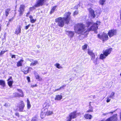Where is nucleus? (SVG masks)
I'll use <instances>...</instances> for the list:
<instances>
[{
    "label": "nucleus",
    "mask_w": 121,
    "mask_h": 121,
    "mask_svg": "<svg viewBox=\"0 0 121 121\" xmlns=\"http://www.w3.org/2000/svg\"><path fill=\"white\" fill-rule=\"evenodd\" d=\"M26 79L27 80L28 82H30V78L28 76H27Z\"/></svg>",
    "instance_id": "obj_45"
},
{
    "label": "nucleus",
    "mask_w": 121,
    "mask_h": 121,
    "mask_svg": "<svg viewBox=\"0 0 121 121\" xmlns=\"http://www.w3.org/2000/svg\"><path fill=\"white\" fill-rule=\"evenodd\" d=\"M37 86V85L36 84L35 85H32L31 86V87L33 88L35 87H36Z\"/></svg>",
    "instance_id": "obj_48"
},
{
    "label": "nucleus",
    "mask_w": 121,
    "mask_h": 121,
    "mask_svg": "<svg viewBox=\"0 0 121 121\" xmlns=\"http://www.w3.org/2000/svg\"><path fill=\"white\" fill-rule=\"evenodd\" d=\"M117 121V115L116 113L108 118L105 121Z\"/></svg>",
    "instance_id": "obj_6"
},
{
    "label": "nucleus",
    "mask_w": 121,
    "mask_h": 121,
    "mask_svg": "<svg viewBox=\"0 0 121 121\" xmlns=\"http://www.w3.org/2000/svg\"><path fill=\"white\" fill-rule=\"evenodd\" d=\"M10 10V8H7L6 9L5 11V16L6 17H7L9 14V12Z\"/></svg>",
    "instance_id": "obj_27"
},
{
    "label": "nucleus",
    "mask_w": 121,
    "mask_h": 121,
    "mask_svg": "<svg viewBox=\"0 0 121 121\" xmlns=\"http://www.w3.org/2000/svg\"><path fill=\"white\" fill-rule=\"evenodd\" d=\"M25 107V105L23 101L22 100L21 101L17 106V107L19 108V111L20 112H23Z\"/></svg>",
    "instance_id": "obj_9"
},
{
    "label": "nucleus",
    "mask_w": 121,
    "mask_h": 121,
    "mask_svg": "<svg viewBox=\"0 0 121 121\" xmlns=\"http://www.w3.org/2000/svg\"><path fill=\"white\" fill-rule=\"evenodd\" d=\"M117 30L116 29H112L108 31V35L110 38L117 35Z\"/></svg>",
    "instance_id": "obj_8"
},
{
    "label": "nucleus",
    "mask_w": 121,
    "mask_h": 121,
    "mask_svg": "<svg viewBox=\"0 0 121 121\" xmlns=\"http://www.w3.org/2000/svg\"><path fill=\"white\" fill-rule=\"evenodd\" d=\"M115 112V111H113V112H110L109 113H112H112H113V112Z\"/></svg>",
    "instance_id": "obj_57"
},
{
    "label": "nucleus",
    "mask_w": 121,
    "mask_h": 121,
    "mask_svg": "<svg viewBox=\"0 0 121 121\" xmlns=\"http://www.w3.org/2000/svg\"><path fill=\"white\" fill-rule=\"evenodd\" d=\"M55 66L57 68L59 69H62V67L60 66V64L59 63H56L55 64Z\"/></svg>",
    "instance_id": "obj_32"
},
{
    "label": "nucleus",
    "mask_w": 121,
    "mask_h": 121,
    "mask_svg": "<svg viewBox=\"0 0 121 121\" xmlns=\"http://www.w3.org/2000/svg\"><path fill=\"white\" fill-rule=\"evenodd\" d=\"M78 114H80V113H78Z\"/></svg>",
    "instance_id": "obj_60"
},
{
    "label": "nucleus",
    "mask_w": 121,
    "mask_h": 121,
    "mask_svg": "<svg viewBox=\"0 0 121 121\" xmlns=\"http://www.w3.org/2000/svg\"><path fill=\"white\" fill-rule=\"evenodd\" d=\"M30 24H28L25 27V29L26 30H27L29 27L30 26Z\"/></svg>",
    "instance_id": "obj_44"
},
{
    "label": "nucleus",
    "mask_w": 121,
    "mask_h": 121,
    "mask_svg": "<svg viewBox=\"0 0 121 121\" xmlns=\"http://www.w3.org/2000/svg\"><path fill=\"white\" fill-rule=\"evenodd\" d=\"M29 17L30 19V22L32 23H35L36 21V19L35 18L33 19V16L31 15L29 16Z\"/></svg>",
    "instance_id": "obj_23"
},
{
    "label": "nucleus",
    "mask_w": 121,
    "mask_h": 121,
    "mask_svg": "<svg viewBox=\"0 0 121 121\" xmlns=\"http://www.w3.org/2000/svg\"><path fill=\"white\" fill-rule=\"evenodd\" d=\"M88 10L91 15V17L93 18H95V12L94 10L91 8H89L88 9Z\"/></svg>",
    "instance_id": "obj_11"
},
{
    "label": "nucleus",
    "mask_w": 121,
    "mask_h": 121,
    "mask_svg": "<svg viewBox=\"0 0 121 121\" xmlns=\"http://www.w3.org/2000/svg\"><path fill=\"white\" fill-rule=\"evenodd\" d=\"M31 26H32L33 27V26H34V25H33V24L32 25H31Z\"/></svg>",
    "instance_id": "obj_58"
},
{
    "label": "nucleus",
    "mask_w": 121,
    "mask_h": 121,
    "mask_svg": "<svg viewBox=\"0 0 121 121\" xmlns=\"http://www.w3.org/2000/svg\"><path fill=\"white\" fill-rule=\"evenodd\" d=\"M66 118L67 120L66 121H71L72 119L69 116L67 117Z\"/></svg>",
    "instance_id": "obj_42"
},
{
    "label": "nucleus",
    "mask_w": 121,
    "mask_h": 121,
    "mask_svg": "<svg viewBox=\"0 0 121 121\" xmlns=\"http://www.w3.org/2000/svg\"><path fill=\"white\" fill-rule=\"evenodd\" d=\"M0 85L4 87L5 86V83L4 81L0 79Z\"/></svg>",
    "instance_id": "obj_24"
},
{
    "label": "nucleus",
    "mask_w": 121,
    "mask_h": 121,
    "mask_svg": "<svg viewBox=\"0 0 121 121\" xmlns=\"http://www.w3.org/2000/svg\"><path fill=\"white\" fill-rule=\"evenodd\" d=\"M14 18L13 17H12L11 19H9V22H11L12 21Z\"/></svg>",
    "instance_id": "obj_51"
},
{
    "label": "nucleus",
    "mask_w": 121,
    "mask_h": 121,
    "mask_svg": "<svg viewBox=\"0 0 121 121\" xmlns=\"http://www.w3.org/2000/svg\"><path fill=\"white\" fill-rule=\"evenodd\" d=\"M33 28L31 29H32V30H33Z\"/></svg>",
    "instance_id": "obj_59"
},
{
    "label": "nucleus",
    "mask_w": 121,
    "mask_h": 121,
    "mask_svg": "<svg viewBox=\"0 0 121 121\" xmlns=\"http://www.w3.org/2000/svg\"><path fill=\"white\" fill-rule=\"evenodd\" d=\"M86 26L85 24L82 23H78L76 24L74 27L75 32L78 34L84 35L86 36L88 34L89 32L90 31H95L98 28V26L93 23L92 25L86 30L85 28Z\"/></svg>",
    "instance_id": "obj_1"
},
{
    "label": "nucleus",
    "mask_w": 121,
    "mask_h": 121,
    "mask_svg": "<svg viewBox=\"0 0 121 121\" xmlns=\"http://www.w3.org/2000/svg\"><path fill=\"white\" fill-rule=\"evenodd\" d=\"M2 29V25L0 23V32L1 31Z\"/></svg>",
    "instance_id": "obj_54"
},
{
    "label": "nucleus",
    "mask_w": 121,
    "mask_h": 121,
    "mask_svg": "<svg viewBox=\"0 0 121 121\" xmlns=\"http://www.w3.org/2000/svg\"><path fill=\"white\" fill-rule=\"evenodd\" d=\"M66 85L65 84L63 85H62L61 86H60V88L61 90L62 89H64V87H65L66 86Z\"/></svg>",
    "instance_id": "obj_43"
},
{
    "label": "nucleus",
    "mask_w": 121,
    "mask_h": 121,
    "mask_svg": "<svg viewBox=\"0 0 121 121\" xmlns=\"http://www.w3.org/2000/svg\"><path fill=\"white\" fill-rule=\"evenodd\" d=\"M7 81H8L7 84L10 87H11L13 82L12 77V76L9 77Z\"/></svg>",
    "instance_id": "obj_12"
},
{
    "label": "nucleus",
    "mask_w": 121,
    "mask_h": 121,
    "mask_svg": "<svg viewBox=\"0 0 121 121\" xmlns=\"http://www.w3.org/2000/svg\"><path fill=\"white\" fill-rule=\"evenodd\" d=\"M84 117L86 119L90 120L91 119L92 116L91 114L86 113L84 115Z\"/></svg>",
    "instance_id": "obj_18"
},
{
    "label": "nucleus",
    "mask_w": 121,
    "mask_h": 121,
    "mask_svg": "<svg viewBox=\"0 0 121 121\" xmlns=\"http://www.w3.org/2000/svg\"><path fill=\"white\" fill-rule=\"evenodd\" d=\"M25 6L24 4H22L20 5L18 11L19 13V16H21L23 14L25 11Z\"/></svg>",
    "instance_id": "obj_7"
},
{
    "label": "nucleus",
    "mask_w": 121,
    "mask_h": 121,
    "mask_svg": "<svg viewBox=\"0 0 121 121\" xmlns=\"http://www.w3.org/2000/svg\"><path fill=\"white\" fill-rule=\"evenodd\" d=\"M48 110H45L46 113V116H49L51 115L53 113V112L50 111H47Z\"/></svg>",
    "instance_id": "obj_26"
},
{
    "label": "nucleus",
    "mask_w": 121,
    "mask_h": 121,
    "mask_svg": "<svg viewBox=\"0 0 121 121\" xmlns=\"http://www.w3.org/2000/svg\"><path fill=\"white\" fill-rule=\"evenodd\" d=\"M62 98V96L60 95H56L55 98V100H60Z\"/></svg>",
    "instance_id": "obj_19"
},
{
    "label": "nucleus",
    "mask_w": 121,
    "mask_h": 121,
    "mask_svg": "<svg viewBox=\"0 0 121 121\" xmlns=\"http://www.w3.org/2000/svg\"><path fill=\"white\" fill-rule=\"evenodd\" d=\"M90 108V109L86 111V112L88 113L90 112H93V109L91 107Z\"/></svg>",
    "instance_id": "obj_37"
},
{
    "label": "nucleus",
    "mask_w": 121,
    "mask_h": 121,
    "mask_svg": "<svg viewBox=\"0 0 121 121\" xmlns=\"http://www.w3.org/2000/svg\"><path fill=\"white\" fill-rule=\"evenodd\" d=\"M74 8H75V9H78V7L77 6H74Z\"/></svg>",
    "instance_id": "obj_56"
},
{
    "label": "nucleus",
    "mask_w": 121,
    "mask_h": 121,
    "mask_svg": "<svg viewBox=\"0 0 121 121\" xmlns=\"http://www.w3.org/2000/svg\"><path fill=\"white\" fill-rule=\"evenodd\" d=\"M67 32L68 33V35L70 37H72L74 34V33L73 31H68Z\"/></svg>",
    "instance_id": "obj_25"
},
{
    "label": "nucleus",
    "mask_w": 121,
    "mask_h": 121,
    "mask_svg": "<svg viewBox=\"0 0 121 121\" xmlns=\"http://www.w3.org/2000/svg\"><path fill=\"white\" fill-rule=\"evenodd\" d=\"M30 14V12H28V13H26V16L27 17H28V15Z\"/></svg>",
    "instance_id": "obj_53"
},
{
    "label": "nucleus",
    "mask_w": 121,
    "mask_h": 121,
    "mask_svg": "<svg viewBox=\"0 0 121 121\" xmlns=\"http://www.w3.org/2000/svg\"><path fill=\"white\" fill-rule=\"evenodd\" d=\"M17 93L15 92L13 94V97L14 98L18 97V96L17 95Z\"/></svg>",
    "instance_id": "obj_38"
},
{
    "label": "nucleus",
    "mask_w": 121,
    "mask_h": 121,
    "mask_svg": "<svg viewBox=\"0 0 121 121\" xmlns=\"http://www.w3.org/2000/svg\"><path fill=\"white\" fill-rule=\"evenodd\" d=\"M15 115L17 117H19L20 116L19 113L18 112H16L15 114Z\"/></svg>",
    "instance_id": "obj_46"
},
{
    "label": "nucleus",
    "mask_w": 121,
    "mask_h": 121,
    "mask_svg": "<svg viewBox=\"0 0 121 121\" xmlns=\"http://www.w3.org/2000/svg\"><path fill=\"white\" fill-rule=\"evenodd\" d=\"M6 51H1L0 52V56H2V55L4 54L6 52Z\"/></svg>",
    "instance_id": "obj_39"
},
{
    "label": "nucleus",
    "mask_w": 121,
    "mask_h": 121,
    "mask_svg": "<svg viewBox=\"0 0 121 121\" xmlns=\"http://www.w3.org/2000/svg\"><path fill=\"white\" fill-rule=\"evenodd\" d=\"M38 63L37 61L35 60L33 62H32L30 64L31 66H35Z\"/></svg>",
    "instance_id": "obj_29"
},
{
    "label": "nucleus",
    "mask_w": 121,
    "mask_h": 121,
    "mask_svg": "<svg viewBox=\"0 0 121 121\" xmlns=\"http://www.w3.org/2000/svg\"><path fill=\"white\" fill-rule=\"evenodd\" d=\"M61 90V89L60 87H59V88L56 89H55V90L54 91V92H55L58 91H60Z\"/></svg>",
    "instance_id": "obj_47"
},
{
    "label": "nucleus",
    "mask_w": 121,
    "mask_h": 121,
    "mask_svg": "<svg viewBox=\"0 0 121 121\" xmlns=\"http://www.w3.org/2000/svg\"><path fill=\"white\" fill-rule=\"evenodd\" d=\"M115 93L113 92H112L111 95L109 96V97L110 98H112L114 96Z\"/></svg>",
    "instance_id": "obj_40"
},
{
    "label": "nucleus",
    "mask_w": 121,
    "mask_h": 121,
    "mask_svg": "<svg viewBox=\"0 0 121 121\" xmlns=\"http://www.w3.org/2000/svg\"><path fill=\"white\" fill-rule=\"evenodd\" d=\"M45 110H48V108H43L40 114V117L42 119L44 118L46 116V113Z\"/></svg>",
    "instance_id": "obj_10"
},
{
    "label": "nucleus",
    "mask_w": 121,
    "mask_h": 121,
    "mask_svg": "<svg viewBox=\"0 0 121 121\" xmlns=\"http://www.w3.org/2000/svg\"><path fill=\"white\" fill-rule=\"evenodd\" d=\"M120 119L121 120V112H120Z\"/></svg>",
    "instance_id": "obj_55"
},
{
    "label": "nucleus",
    "mask_w": 121,
    "mask_h": 121,
    "mask_svg": "<svg viewBox=\"0 0 121 121\" xmlns=\"http://www.w3.org/2000/svg\"><path fill=\"white\" fill-rule=\"evenodd\" d=\"M94 24L96 26H99L100 25V22L99 21H97L95 23H94Z\"/></svg>",
    "instance_id": "obj_36"
},
{
    "label": "nucleus",
    "mask_w": 121,
    "mask_h": 121,
    "mask_svg": "<svg viewBox=\"0 0 121 121\" xmlns=\"http://www.w3.org/2000/svg\"><path fill=\"white\" fill-rule=\"evenodd\" d=\"M77 111H73L71 112L69 115L72 119H74L76 118L77 117Z\"/></svg>",
    "instance_id": "obj_13"
},
{
    "label": "nucleus",
    "mask_w": 121,
    "mask_h": 121,
    "mask_svg": "<svg viewBox=\"0 0 121 121\" xmlns=\"http://www.w3.org/2000/svg\"><path fill=\"white\" fill-rule=\"evenodd\" d=\"M27 107L28 109H29L31 107V105L30 104V102L28 99H27Z\"/></svg>",
    "instance_id": "obj_28"
},
{
    "label": "nucleus",
    "mask_w": 121,
    "mask_h": 121,
    "mask_svg": "<svg viewBox=\"0 0 121 121\" xmlns=\"http://www.w3.org/2000/svg\"><path fill=\"white\" fill-rule=\"evenodd\" d=\"M36 78L37 79H39V80L41 81L42 80V79L41 78H40L39 75H37L35 76Z\"/></svg>",
    "instance_id": "obj_33"
},
{
    "label": "nucleus",
    "mask_w": 121,
    "mask_h": 121,
    "mask_svg": "<svg viewBox=\"0 0 121 121\" xmlns=\"http://www.w3.org/2000/svg\"><path fill=\"white\" fill-rule=\"evenodd\" d=\"M97 37L101 40L103 42L108 40V35L106 33H103L101 35L98 34L97 35Z\"/></svg>",
    "instance_id": "obj_5"
},
{
    "label": "nucleus",
    "mask_w": 121,
    "mask_h": 121,
    "mask_svg": "<svg viewBox=\"0 0 121 121\" xmlns=\"http://www.w3.org/2000/svg\"><path fill=\"white\" fill-rule=\"evenodd\" d=\"M93 24L92 22H88L86 23V25L87 26V27H88L90 26L91 25H92Z\"/></svg>",
    "instance_id": "obj_31"
},
{
    "label": "nucleus",
    "mask_w": 121,
    "mask_h": 121,
    "mask_svg": "<svg viewBox=\"0 0 121 121\" xmlns=\"http://www.w3.org/2000/svg\"><path fill=\"white\" fill-rule=\"evenodd\" d=\"M15 56H16L15 55H12L11 56V58H16Z\"/></svg>",
    "instance_id": "obj_50"
},
{
    "label": "nucleus",
    "mask_w": 121,
    "mask_h": 121,
    "mask_svg": "<svg viewBox=\"0 0 121 121\" xmlns=\"http://www.w3.org/2000/svg\"><path fill=\"white\" fill-rule=\"evenodd\" d=\"M21 27L20 25L17 26L15 29V34L16 35H18L21 33Z\"/></svg>",
    "instance_id": "obj_14"
},
{
    "label": "nucleus",
    "mask_w": 121,
    "mask_h": 121,
    "mask_svg": "<svg viewBox=\"0 0 121 121\" xmlns=\"http://www.w3.org/2000/svg\"><path fill=\"white\" fill-rule=\"evenodd\" d=\"M112 50V48H110L103 50V53H101L100 55L99 59L103 60L106 57L110 54Z\"/></svg>",
    "instance_id": "obj_3"
},
{
    "label": "nucleus",
    "mask_w": 121,
    "mask_h": 121,
    "mask_svg": "<svg viewBox=\"0 0 121 121\" xmlns=\"http://www.w3.org/2000/svg\"><path fill=\"white\" fill-rule=\"evenodd\" d=\"M50 101H48L47 100L44 103L43 106L45 107H48L50 105Z\"/></svg>",
    "instance_id": "obj_22"
},
{
    "label": "nucleus",
    "mask_w": 121,
    "mask_h": 121,
    "mask_svg": "<svg viewBox=\"0 0 121 121\" xmlns=\"http://www.w3.org/2000/svg\"><path fill=\"white\" fill-rule=\"evenodd\" d=\"M57 6L56 5L53 6L51 8V10L50 12V14H52L53 13L56 9V8L57 7Z\"/></svg>",
    "instance_id": "obj_21"
},
{
    "label": "nucleus",
    "mask_w": 121,
    "mask_h": 121,
    "mask_svg": "<svg viewBox=\"0 0 121 121\" xmlns=\"http://www.w3.org/2000/svg\"><path fill=\"white\" fill-rule=\"evenodd\" d=\"M17 90L20 92L19 93H17L18 97H23L24 96V95L21 89H17Z\"/></svg>",
    "instance_id": "obj_17"
},
{
    "label": "nucleus",
    "mask_w": 121,
    "mask_h": 121,
    "mask_svg": "<svg viewBox=\"0 0 121 121\" xmlns=\"http://www.w3.org/2000/svg\"><path fill=\"white\" fill-rule=\"evenodd\" d=\"M8 104L7 103H5L4 105V106L6 107H7L8 106Z\"/></svg>",
    "instance_id": "obj_52"
},
{
    "label": "nucleus",
    "mask_w": 121,
    "mask_h": 121,
    "mask_svg": "<svg viewBox=\"0 0 121 121\" xmlns=\"http://www.w3.org/2000/svg\"><path fill=\"white\" fill-rule=\"evenodd\" d=\"M106 0H99V4L100 5H103L105 3Z\"/></svg>",
    "instance_id": "obj_30"
},
{
    "label": "nucleus",
    "mask_w": 121,
    "mask_h": 121,
    "mask_svg": "<svg viewBox=\"0 0 121 121\" xmlns=\"http://www.w3.org/2000/svg\"><path fill=\"white\" fill-rule=\"evenodd\" d=\"M31 69V68L30 67H28L27 66L24 67L22 71L25 74H26L29 73L30 69Z\"/></svg>",
    "instance_id": "obj_16"
},
{
    "label": "nucleus",
    "mask_w": 121,
    "mask_h": 121,
    "mask_svg": "<svg viewBox=\"0 0 121 121\" xmlns=\"http://www.w3.org/2000/svg\"><path fill=\"white\" fill-rule=\"evenodd\" d=\"M24 61L22 59H20L17 63V67L21 66L22 65V63Z\"/></svg>",
    "instance_id": "obj_20"
},
{
    "label": "nucleus",
    "mask_w": 121,
    "mask_h": 121,
    "mask_svg": "<svg viewBox=\"0 0 121 121\" xmlns=\"http://www.w3.org/2000/svg\"><path fill=\"white\" fill-rule=\"evenodd\" d=\"M107 98V99L106 100V102L107 103H108L110 101L111 99H109V98Z\"/></svg>",
    "instance_id": "obj_49"
},
{
    "label": "nucleus",
    "mask_w": 121,
    "mask_h": 121,
    "mask_svg": "<svg viewBox=\"0 0 121 121\" xmlns=\"http://www.w3.org/2000/svg\"><path fill=\"white\" fill-rule=\"evenodd\" d=\"M87 45L86 44H84L82 46V50H84L85 49L87 48Z\"/></svg>",
    "instance_id": "obj_34"
},
{
    "label": "nucleus",
    "mask_w": 121,
    "mask_h": 121,
    "mask_svg": "<svg viewBox=\"0 0 121 121\" xmlns=\"http://www.w3.org/2000/svg\"><path fill=\"white\" fill-rule=\"evenodd\" d=\"M78 13V11H75L73 13V16H75L77 15Z\"/></svg>",
    "instance_id": "obj_41"
},
{
    "label": "nucleus",
    "mask_w": 121,
    "mask_h": 121,
    "mask_svg": "<svg viewBox=\"0 0 121 121\" xmlns=\"http://www.w3.org/2000/svg\"><path fill=\"white\" fill-rule=\"evenodd\" d=\"M37 117L36 116H35L32 117L31 121H37Z\"/></svg>",
    "instance_id": "obj_35"
},
{
    "label": "nucleus",
    "mask_w": 121,
    "mask_h": 121,
    "mask_svg": "<svg viewBox=\"0 0 121 121\" xmlns=\"http://www.w3.org/2000/svg\"><path fill=\"white\" fill-rule=\"evenodd\" d=\"M71 13L70 12H66L64 14V17H59L56 18L55 19V22L57 23L58 26L62 27L64 26L65 23L68 24L71 21Z\"/></svg>",
    "instance_id": "obj_2"
},
{
    "label": "nucleus",
    "mask_w": 121,
    "mask_h": 121,
    "mask_svg": "<svg viewBox=\"0 0 121 121\" xmlns=\"http://www.w3.org/2000/svg\"><path fill=\"white\" fill-rule=\"evenodd\" d=\"M46 1V0H37L34 6L30 7V8L32 9H35L36 8L42 6L44 4Z\"/></svg>",
    "instance_id": "obj_4"
},
{
    "label": "nucleus",
    "mask_w": 121,
    "mask_h": 121,
    "mask_svg": "<svg viewBox=\"0 0 121 121\" xmlns=\"http://www.w3.org/2000/svg\"><path fill=\"white\" fill-rule=\"evenodd\" d=\"M88 54L90 55L91 57V59L93 60L95 58V56L94 53L92 51L88 50L87 52Z\"/></svg>",
    "instance_id": "obj_15"
}]
</instances>
